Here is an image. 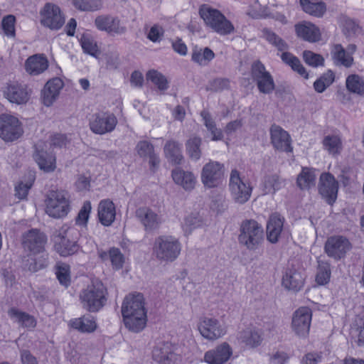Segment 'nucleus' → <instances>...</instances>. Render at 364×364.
<instances>
[{
  "mask_svg": "<svg viewBox=\"0 0 364 364\" xmlns=\"http://www.w3.org/2000/svg\"><path fill=\"white\" fill-rule=\"evenodd\" d=\"M122 314L126 328L134 333L141 331L147 321L143 294L137 293L127 296L122 303Z\"/></svg>",
  "mask_w": 364,
  "mask_h": 364,
  "instance_id": "nucleus-1",
  "label": "nucleus"
},
{
  "mask_svg": "<svg viewBox=\"0 0 364 364\" xmlns=\"http://www.w3.org/2000/svg\"><path fill=\"white\" fill-rule=\"evenodd\" d=\"M107 295V291L102 282L95 280L82 291L80 297L83 308L90 312H97L105 305Z\"/></svg>",
  "mask_w": 364,
  "mask_h": 364,
  "instance_id": "nucleus-2",
  "label": "nucleus"
},
{
  "mask_svg": "<svg viewBox=\"0 0 364 364\" xmlns=\"http://www.w3.org/2000/svg\"><path fill=\"white\" fill-rule=\"evenodd\" d=\"M262 226L253 219H247L240 223L239 243L249 250H255L264 241Z\"/></svg>",
  "mask_w": 364,
  "mask_h": 364,
  "instance_id": "nucleus-3",
  "label": "nucleus"
},
{
  "mask_svg": "<svg viewBox=\"0 0 364 364\" xmlns=\"http://www.w3.org/2000/svg\"><path fill=\"white\" fill-rule=\"evenodd\" d=\"M199 14L205 25L220 35L225 36L234 31L232 23L218 9L203 4L200 6Z\"/></svg>",
  "mask_w": 364,
  "mask_h": 364,
  "instance_id": "nucleus-4",
  "label": "nucleus"
},
{
  "mask_svg": "<svg viewBox=\"0 0 364 364\" xmlns=\"http://www.w3.org/2000/svg\"><path fill=\"white\" fill-rule=\"evenodd\" d=\"M181 245L178 239L170 235L156 238L154 252L156 258L163 262H173L180 255Z\"/></svg>",
  "mask_w": 364,
  "mask_h": 364,
  "instance_id": "nucleus-5",
  "label": "nucleus"
},
{
  "mask_svg": "<svg viewBox=\"0 0 364 364\" xmlns=\"http://www.w3.org/2000/svg\"><path fill=\"white\" fill-rule=\"evenodd\" d=\"M75 229H60L53 235L55 250L62 257H68L77 253L80 249L77 242L70 240V236L78 235Z\"/></svg>",
  "mask_w": 364,
  "mask_h": 364,
  "instance_id": "nucleus-6",
  "label": "nucleus"
},
{
  "mask_svg": "<svg viewBox=\"0 0 364 364\" xmlns=\"http://www.w3.org/2000/svg\"><path fill=\"white\" fill-rule=\"evenodd\" d=\"M46 213L53 218H61L70 210V203L63 191H50L46 200Z\"/></svg>",
  "mask_w": 364,
  "mask_h": 364,
  "instance_id": "nucleus-7",
  "label": "nucleus"
},
{
  "mask_svg": "<svg viewBox=\"0 0 364 364\" xmlns=\"http://www.w3.org/2000/svg\"><path fill=\"white\" fill-rule=\"evenodd\" d=\"M229 189L232 200L238 204H244L250 198L252 187L243 181L240 172L232 169L230 176Z\"/></svg>",
  "mask_w": 364,
  "mask_h": 364,
  "instance_id": "nucleus-8",
  "label": "nucleus"
},
{
  "mask_svg": "<svg viewBox=\"0 0 364 364\" xmlns=\"http://www.w3.org/2000/svg\"><path fill=\"white\" fill-rule=\"evenodd\" d=\"M251 75L261 93L269 95L275 88V84L272 75L266 70L264 65L257 60L252 65Z\"/></svg>",
  "mask_w": 364,
  "mask_h": 364,
  "instance_id": "nucleus-9",
  "label": "nucleus"
},
{
  "mask_svg": "<svg viewBox=\"0 0 364 364\" xmlns=\"http://www.w3.org/2000/svg\"><path fill=\"white\" fill-rule=\"evenodd\" d=\"M23 133L21 123L14 116L3 114L0 115V137L5 141H14Z\"/></svg>",
  "mask_w": 364,
  "mask_h": 364,
  "instance_id": "nucleus-10",
  "label": "nucleus"
},
{
  "mask_svg": "<svg viewBox=\"0 0 364 364\" xmlns=\"http://www.w3.org/2000/svg\"><path fill=\"white\" fill-rule=\"evenodd\" d=\"M224 175V166L218 161H210L205 164L201 171V182L205 188L217 187Z\"/></svg>",
  "mask_w": 364,
  "mask_h": 364,
  "instance_id": "nucleus-11",
  "label": "nucleus"
},
{
  "mask_svg": "<svg viewBox=\"0 0 364 364\" xmlns=\"http://www.w3.org/2000/svg\"><path fill=\"white\" fill-rule=\"evenodd\" d=\"M40 14L41 24L52 30H58L65 23L60 9L54 4L46 3Z\"/></svg>",
  "mask_w": 364,
  "mask_h": 364,
  "instance_id": "nucleus-12",
  "label": "nucleus"
},
{
  "mask_svg": "<svg viewBox=\"0 0 364 364\" xmlns=\"http://www.w3.org/2000/svg\"><path fill=\"white\" fill-rule=\"evenodd\" d=\"M312 313L308 307H301L293 314L291 328L300 338H306L309 333Z\"/></svg>",
  "mask_w": 364,
  "mask_h": 364,
  "instance_id": "nucleus-13",
  "label": "nucleus"
},
{
  "mask_svg": "<svg viewBox=\"0 0 364 364\" xmlns=\"http://www.w3.org/2000/svg\"><path fill=\"white\" fill-rule=\"evenodd\" d=\"M350 248L351 245L349 240L341 235L329 237L324 245V250L327 255L336 260L343 258Z\"/></svg>",
  "mask_w": 364,
  "mask_h": 364,
  "instance_id": "nucleus-14",
  "label": "nucleus"
},
{
  "mask_svg": "<svg viewBox=\"0 0 364 364\" xmlns=\"http://www.w3.org/2000/svg\"><path fill=\"white\" fill-rule=\"evenodd\" d=\"M47 236L38 229H31L22 235V246L25 250L36 255L43 252Z\"/></svg>",
  "mask_w": 364,
  "mask_h": 364,
  "instance_id": "nucleus-15",
  "label": "nucleus"
},
{
  "mask_svg": "<svg viewBox=\"0 0 364 364\" xmlns=\"http://www.w3.org/2000/svg\"><path fill=\"white\" fill-rule=\"evenodd\" d=\"M117 124V119L114 114L100 112L92 115L90 128L93 133L102 135L112 132Z\"/></svg>",
  "mask_w": 364,
  "mask_h": 364,
  "instance_id": "nucleus-16",
  "label": "nucleus"
},
{
  "mask_svg": "<svg viewBox=\"0 0 364 364\" xmlns=\"http://www.w3.org/2000/svg\"><path fill=\"white\" fill-rule=\"evenodd\" d=\"M4 96L11 103L18 105H25L29 100L31 91L25 84L18 82H10L4 89Z\"/></svg>",
  "mask_w": 364,
  "mask_h": 364,
  "instance_id": "nucleus-17",
  "label": "nucleus"
},
{
  "mask_svg": "<svg viewBox=\"0 0 364 364\" xmlns=\"http://www.w3.org/2000/svg\"><path fill=\"white\" fill-rule=\"evenodd\" d=\"M44 142H38L35 145L33 159L41 170L49 173L56 168V159L52 151H48Z\"/></svg>",
  "mask_w": 364,
  "mask_h": 364,
  "instance_id": "nucleus-18",
  "label": "nucleus"
},
{
  "mask_svg": "<svg viewBox=\"0 0 364 364\" xmlns=\"http://www.w3.org/2000/svg\"><path fill=\"white\" fill-rule=\"evenodd\" d=\"M338 189V181L332 174L324 173L321 175L318 192L329 205H333L335 203L337 198Z\"/></svg>",
  "mask_w": 364,
  "mask_h": 364,
  "instance_id": "nucleus-19",
  "label": "nucleus"
},
{
  "mask_svg": "<svg viewBox=\"0 0 364 364\" xmlns=\"http://www.w3.org/2000/svg\"><path fill=\"white\" fill-rule=\"evenodd\" d=\"M95 25L97 28L113 35H122L127 32V27L117 16L100 15L96 17Z\"/></svg>",
  "mask_w": 364,
  "mask_h": 364,
  "instance_id": "nucleus-20",
  "label": "nucleus"
},
{
  "mask_svg": "<svg viewBox=\"0 0 364 364\" xmlns=\"http://www.w3.org/2000/svg\"><path fill=\"white\" fill-rule=\"evenodd\" d=\"M203 337L208 340H216L226 333V328L215 318H203L198 325Z\"/></svg>",
  "mask_w": 364,
  "mask_h": 364,
  "instance_id": "nucleus-21",
  "label": "nucleus"
},
{
  "mask_svg": "<svg viewBox=\"0 0 364 364\" xmlns=\"http://www.w3.org/2000/svg\"><path fill=\"white\" fill-rule=\"evenodd\" d=\"M269 132L271 144L275 149L284 152L292 151L291 137L287 131L274 124L271 126Z\"/></svg>",
  "mask_w": 364,
  "mask_h": 364,
  "instance_id": "nucleus-22",
  "label": "nucleus"
},
{
  "mask_svg": "<svg viewBox=\"0 0 364 364\" xmlns=\"http://www.w3.org/2000/svg\"><path fill=\"white\" fill-rule=\"evenodd\" d=\"M232 356V349L226 342L215 348L207 351L204 355V360L208 364H226Z\"/></svg>",
  "mask_w": 364,
  "mask_h": 364,
  "instance_id": "nucleus-23",
  "label": "nucleus"
},
{
  "mask_svg": "<svg viewBox=\"0 0 364 364\" xmlns=\"http://www.w3.org/2000/svg\"><path fill=\"white\" fill-rule=\"evenodd\" d=\"M135 213L136 217L142 224L146 232L159 229L162 223L161 218L149 208H139L136 210Z\"/></svg>",
  "mask_w": 364,
  "mask_h": 364,
  "instance_id": "nucleus-24",
  "label": "nucleus"
},
{
  "mask_svg": "<svg viewBox=\"0 0 364 364\" xmlns=\"http://www.w3.org/2000/svg\"><path fill=\"white\" fill-rule=\"evenodd\" d=\"M152 357L159 364H174L176 360L173 346L168 342L156 346L152 351Z\"/></svg>",
  "mask_w": 364,
  "mask_h": 364,
  "instance_id": "nucleus-25",
  "label": "nucleus"
},
{
  "mask_svg": "<svg viewBox=\"0 0 364 364\" xmlns=\"http://www.w3.org/2000/svg\"><path fill=\"white\" fill-rule=\"evenodd\" d=\"M282 284L285 289L296 292L303 287L304 277L295 268H287L282 277Z\"/></svg>",
  "mask_w": 364,
  "mask_h": 364,
  "instance_id": "nucleus-26",
  "label": "nucleus"
},
{
  "mask_svg": "<svg viewBox=\"0 0 364 364\" xmlns=\"http://www.w3.org/2000/svg\"><path fill=\"white\" fill-rule=\"evenodd\" d=\"M63 87V82L59 77H54L48 80L41 92V97L44 105L50 106L58 97L60 90Z\"/></svg>",
  "mask_w": 364,
  "mask_h": 364,
  "instance_id": "nucleus-27",
  "label": "nucleus"
},
{
  "mask_svg": "<svg viewBox=\"0 0 364 364\" xmlns=\"http://www.w3.org/2000/svg\"><path fill=\"white\" fill-rule=\"evenodd\" d=\"M295 31L299 38L306 41L315 43L321 40L319 28L310 22L304 21L301 23L296 24Z\"/></svg>",
  "mask_w": 364,
  "mask_h": 364,
  "instance_id": "nucleus-28",
  "label": "nucleus"
},
{
  "mask_svg": "<svg viewBox=\"0 0 364 364\" xmlns=\"http://www.w3.org/2000/svg\"><path fill=\"white\" fill-rule=\"evenodd\" d=\"M164 151L168 161L173 165H181L184 161L182 144L176 140H168L164 144Z\"/></svg>",
  "mask_w": 364,
  "mask_h": 364,
  "instance_id": "nucleus-29",
  "label": "nucleus"
},
{
  "mask_svg": "<svg viewBox=\"0 0 364 364\" xmlns=\"http://www.w3.org/2000/svg\"><path fill=\"white\" fill-rule=\"evenodd\" d=\"M48 68V61L43 54H35L25 62V70L31 75H38Z\"/></svg>",
  "mask_w": 364,
  "mask_h": 364,
  "instance_id": "nucleus-30",
  "label": "nucleus"
},
{
  "mask_svg": "<svg viewBox=\"0 0 364 364\" xmlns=\"http://www.w3.org/2000/svg\"><path fill=\"white\" fill-rule=\"evenodd\" d=\"M116 215L115 205L109 199L102 200L98 205V218L102 225L110 226Z\"/></svg>",
  "mask_w": 364,
  "mask_h": 364,
  "instance_id": "nucleus-31",
  "label": "nucleus"
},
{
  "mask_svg": "<svg viewBox=\"0 0 364 364\" xmlns=\"http://www.w3.org/2000/svg\"><path fill=\"white\" fill-rule=\"evenodd\" d=\"M284 218L279 214H272L267 224V238L271 243L277 242L282 232Z\"/></svg>",
  "mask_w": 364,
  "mask_h": 364,
  "instance_id": "nucleus-32",
  "label": "nucleus"
},
{
  "mask_svg": "<svg viewBox=\"0 0 364 364\" xmlns=\"http://www.w3.org/2000/svg\"><path fill=\"white\" fill-rule=\"evenodd\" d=\"M171 176L174 182L181 186L185 190L191 191L194 188L196 178L192 172L176 168L172 171Z\"/></svg>",
  "mask_w": 364,
  "mask_h": 364,
  "instance_id": "nucleus-33",
  "label": "nucleus"
},
{
  "mask_svg": "<svg viewBox=\"0 0 364 364\" xmlns=\"http://www.w3.org/2000/svg\"><path fill=\"white\" fill-rule=\"evenodd\" d=\"M299 4L305 13L317 18L322 17L327 10L326 4L323 1L299 0Z\"/></svg>",
  "mask_w": 364,
  "mask_h": 364,
  "instance_id": "nucleus-34",
  "label": "nucleus"
},
{
  "mask_svg": "<svg viewBox=\"0 0 364 364\" xmlns=\"http://www.w3.org/2000/svg\"><path fill=\"white\" fill-rule=\"evenodd\" d=\"M8 314L11 318L18 322L24 328H33L36 326V318L28 313L21 311L16 308H12L8 311Z\"/></svg>",
  "mask_w": 364,
  "mask_h": 364,
  "instance_id": "nucleus-35",
  "label": "nucleus"
},
{
  "mask_svg": "<svg viewBox=\"0 0 364 364\" xmlns=\"http://www.w3.org/2000/svg\"><path fill=\"white\" fill-rule=\"evenodd\" d=\"M215 58L214 52L209 48L202 49L195 46L192 50L191 60L200 66H206Z\"/></svg>",
  "mask_w": 364,
  "mask_h": 364,
  "instance_id": "nucleus-36",
  "label": "nucleus"
},
{
  "mask_svg": "<svg viewBox=\"0 0 364 364\" xmlns=\"http://www.w3.org/2000/svg\"><path fill=\"white\" fill-rule=\"evenodd\" d=\"M281 59L285 64L290 66L294 71L296 72L301 76H303L305 79L309 78V73L296 56L286 51L282 53Z\"/></svg>",
  "mask_w": 364,
  "mask_h": 364,
  "instance_id": "nucleus-37",
  "label": "nucleus"
},
{
  "mask_svg": "<svg viewBox=\"0 0 364 364\" xmlns=\"http://www.w3.org/2000/svg\"><path fill=\"white\" fill-rule=\"evenodd\" d=\"M71 326L81 332H92L97 328L95 318L90 314L85 315L81 318L72 321Z\"/></svg>",
  "mask_w": 364,
  "mask_h": 364,
  "instance_id": "nucleus-38",
  "label": "nucleus"
},
{
  "mask_svg": "<svg viewBox=\"0 0 364 364\" xmlns=\"http://www.w3.org/2000/svg\"><path fill=\"white\" fill-rule=\"evenodd\" d=\"M202 139L198 136H191L186 142V150L189 158L193 161H198L202 155L200 146Z\"/></svg>",
  "mask_w": 364,
  "mask_h": 364,
  "instance_id": "nucleus-39",
  "label": "nucleus"
},
{
  "mask_svg": "<svg viewBox=\"0 0 364 364\" xmlns=\"http://www.w3.org/2000/svg\"><path fill=\"white\" fill-rule=\"evenodd\" d=\"M346 87L350 93L364 97V79L358 75H349L346 80Z\"/></svg>",
  "mask_w": 364,
  "mask_h": 364,
  "instance_id": "nucleus-40",
  "label": "nucleus"
},
{
  "mask_svg": "<svg viewBox=\"0 0 364 364\" xmlns=\"http://www.w3.org/2000/svg\"><path fill=\"white\" fill-rule=\"evenodd\" d=\"M262 37L279 51H284L289 48L287 43L269 28H262Z\"/></svg>",
  "mask_w": 364,
  "mask_h": 364,
  "instance_id": "nucleus-41",
  "label": "nucleus"
},
{
  "mask_svg": "<svg viewBox=\"0 0 364 364\" xmlns=\"http://www.w3.org/2000/svg\"><path fill=\"white\" fill-rule=\"evenodd\" d=\"M317 263L316 282L319 285H325L329 282L331 279V264L328 262L320 259H317Z\"/></svg>",
  "mask_w": 364,
  "mask_h": 364,
  "instance_id": "nucleus-42",
  "label": "nucleus"
},
{
  "mask_svg": "<svg viewBox=\"0 0 364 364\" xmlns=\"http://www.w3.org/2000/svg\"><path fill=\"white\" fill-rule=\"evenodd\" d=\"M332 54L336 64L339 63L346 68H350L353 63V58L347 53L341 44L334 46Z\"/></svg>",
  "mask_w": 364,
  "mask_h": 364,
  "instance_id": "nucleus-43",
  "label": "nucleus"
},
{
  "mask_svg": "<svg viewBox=\"0 0 364 364\" xmlns=\"http://www.w3.org/2000/svg\"><path fill=\"white\" fill-rule=\"evenodd\" d=\"M324 149L330 154L338 155L342 150V143L340 138L335 135H328L324 137L323 140Z\"/></svg>",
  "mask_w": 364,
  "mask_h": 364,
  "instance_id": "nucleus-44",
  "label": "nucleus"
},
{
  "mask_svg": "<svg viewBox=\"0 0 364 364\" xmlns=\"http://www.w3.org/2000/svg\"><path fill=\"white\" fill-rule=\"evenodd\" d=\"M334 73L328 70L314 82L315 91L318 93L323 92L334 82Z\"/></svg>",
  "mask_w": 364,
  "mask_h": 364,
  "instance_id": "nucleus-45",
  "label": "nucleus"
},
{
  "mask_svg": "<svg viewBox=\"0 0 364 364\" xmlns=\"http://www.w3.org/2000/svg\"><path fill=\"white\" fill-rule=\"evenodd\" d=\"M315 180L314 171L309 168H303L297 177V185L301 189H306L314 184Z\"/></svg>",
  "mask_w": 364,
  "mask_h": 364,
  "instance_id": "nucleus-46",
  "label": "nucleus"
},
{
  "mask_svg": "<svg viewBox=\"0 0 364 364\" xmlns=\"http://www.w3.org/2000/svg\"><path fill=\"white\" fill-rule=\"evenodd\" d=\"M240 338L242 342L251 347H256L261 343V336L255 331L246 329L240 333Z\"/></svg>",
  "mask_w": 364,
  "mask_h": 364,
  "instance_id": "nucleus-47",
  "label": "nucleus"
},
{
  "mask_svg": "<svg viewBox=\"0 0 364 364\" xmlns=\"http://www.w3.org/2000/svg\"><path fill=\"white\" fill-rule=\"evenodd\" d=\"M76 9L82 11H95L102 6L101 0H73Z\"/></svg>",
  "mask_w": 364,
  "mask_h": 364,
  "instance_id": "nucleus-48",
  "label": "nucleus"
},
{
  "mask_svg": "<svg viewBox=\"0 0 364 364\" xmlns=\"http://www.w3.org/2000/svg\"><path fill=\"white\" fill-rule=\"evenodd\" d=\"M302 58L306 65L313 68L322 66L324 64V58L323 56L311 50H306L303 51Z\"/></svg>",
  "mask_w": 364,
  "mask_h": 364,
  "instance_id": "nucleus-49",
  "label": "nucleus"
},
{
  "mask_svg": "<svg viewBox=\"0 0 364 364\" xmlns=\"http://www.w3.org/2000/svg\"><path fill=\"white\" fill-rule=\"evenodd\" d=\"M203 224L201 216L198 214H191L185 218L183 228L185 232L191 233L193 230L202 226Z\"/></svg>",
  "mask_w": 364,
  "mask_h": 364,
  "instance_id": "nucleus-50",
  "label": "nucleus"
},
{
  "mask_svg": "<svg viewBox=\"0 0 364 364\" xmlns=\"http://www.w3.org/2000/svg\"><path fill=\"white\" fill-rule=\"evenodd\" d=\"M146 77L155 84L161 90L168 88V81L164 75L156 70H150L146 74Z\"/></svg>",
  "mask_w": 364,
  "mask_h": 364,
  "instance_id": "nucleus-51",
  "label": "nucleus"
},
{
  "mask_svg": "<svg viewBox=\"0 0 364 364\" xmlns=\"http://www.w3.org/2000/svg\"><path fill=\"white\" fill-rule=\"evenodd\" d=\"M56 277L59 282L68 287L70 283V266L67 264H60L56 267Z\"/></svg>",
  "mask_w": 364,
  "mask_h": 364,
  "instance_id": "nucleus-52",
  "label": "nucleus"
},
{
  "mask_svg": "<svg viewBox=\"0 0 364 364\" xmlns=\"http://www.w3.org/2000/svg\"><path fill=\"white\" fill-rule=\"evenodd\" d=\"M230 87V81L227 78H215L209 82L206 90L212 92H221L228 90Z\"/></svg>",
  "mask_w": 364,
  "mask_h": 364,
  "instance_id": "nucleus-53",
  "label": "nucleus"
},
{
  "mask_svg": "<svg viewBox=\"0 0 364 364\" xmlns=\"http://www.w3.org/2000/svg\"><path fill=\"white\" fill-rule=\"evenodd\" d=\"M109 257L115 269H119L123 267L124 258L118 248H111L109 251Z\"/></svg>",
  "mask_w": 364,
  "mask_h": 364,
  "instance_id": "nucleus-54",
  "label": "nucleus"
},
{
  "mask_svg": "<svg viewBox=\"0 0 364 364\" xmlns=\"http://www.w3.org/2000/svg\"><path fill=\"white\" fill-rule=\"evenodd\" d=\"M136 150L141 157L147 158L154 153L153 144L146 140L140 141L137 143Z\"/></svg>",
  "mask_w": 364,
  "mask_h": 364,
  "instance_id": "nucleus-55",
  "label": "nucleus"
},
{
  "mask_svg": "<svg viewBox=\"0 0 364 364\" xmlns=\"http://www.w3.org/2000/svg\"><path fill=\"white\" fill-rule=\"evenodd\" d=\"M15 21L16 18L13 15H8L2 20V28L7 36H15Z\"/></svg>",
  "mask_w": 364,
  "mask_h": 364,
  "instance_id": "nucleus-56",
  "label": "nucleus"
},
{
  "mask_svg": "<svg viewBox=\"0 0 364 364\" xmlns=\"http://www.w3.org/2000/svg\"><path fill=\"white\" fill-rule=\"evenodd\" d=\"M283 185L284 182L277 174L267 176L264 181L265 188L272 189L273 193L281 189Z\"/></svg>",
  "mask_w": 364,
  "mask_h": 364,
  "instance_id": "nucleus-57",
  "label": "nucleus"
},
{
  "mask_svg": "<svg viewBox=\"0 0 364 364\" xmlns=\"http://www.w3.org/2000/svg\"><path fill=\"white\" fill-rule=\"evenodd\" d=\"M92 209L91 203L89 200L84 202L82 207L78 213L76 223L79 225H86Z\"/></svg>",
  "mask_w": 364,
  "mask_h": 364,
  "instance_id": "nucleus-58",
  "label": "nucleus"
},
{
  "mask_svg": "<svg viewBox=\"0 0 364 364\" xmlns=\"http://www.w3.org/2000/svg\"><path fill=\"white\" fill-rule=\"evenodd\" d=\"M203 119L205 121V125L207 129L211 132L213 135V140H219L223 137V134L220 130L218 129L215 127V122L213 121L211 117L209 115H203Z\"/></svg>",
  "mask_w": 364,
  "mask_h": 364,
  "instance_id": "nucleus-59",
  "label": "nucleus"
},
{
  "mask_svg": "<svg viewBox=\"0 0 364 364\" xmlns=\"http://www.w3.org/2000/svg\"><path fill=\"white\" fill-rule=\"evenodd\" d=\"M344 30L348 36L356 35L360 32V26L353 19L346 18L343 21Z\"/></svg>",
  "mask_w": 364,
  "mask_h": 364,
  "instance_id": "nucleus-60",
  "label": "nucleus"
},
{
  "mask_svg": "<svg viewBox=\"0 0 364 364\" xmlns=\"http://www.w3.org/2000/svg\"><path fill=\"white\" fill-rule=\"evenodd\" d=\"M120 65L119 55L117 53H109L106 55V67L108 70H117Z\"/></svg>",
  "mask_w": 364,
  "mask_h": 364,
  "instance_id": "nucleus-61",
  "label": "nucleus"
},
{
  "mask_svg": "<svg viewBox=\"0 0 364 364\" xmlns=\"http://www.w3.org/2000/svg\"><path fill=\"white\" fill-rule=\"evenodd\" d=\"M32 186V183L28 182L23 183V182L19 183L15 187V196L18 199H25L27 197L29 189Z\"/></svg>",
  "mask_w": 364,
  "mask_h": 364,
  "instance_id": "nucleus-62",
  "label": "nucleus"
},
{
  "mask_svg": "<svg viewBox=\"0 0 364 364\" xmlns=\"http://www.w3.org/2000/svg\"><path fill=\"white\" fill-rule=\"evenodd\" d=\"M81 45L85 53L93 56L95 55V53L97 51V47L93 40L89 38H83L81 40Z\"/></svg>",
  "mask_w": 364,
  "mask_h": 364,
  "instance_id": "nucleus-63",
  "label": "nucleus"
},
{
  "mask_svg": "<svg viewBox=\"0 0 364 364\" xmlns=\"http://www.w3.org/2000/svg\"><path fill=\"white\" fill-rule=\"evenodd\" d=\"M321 355L316 353H307L302 359V364H317L321 361Z\"/></svg>",
  "mask_w": 364,
  "mask_h": 364,
  "instance_id": "nucleus-64",
  "label": "nucleus"
}]
</instances>
